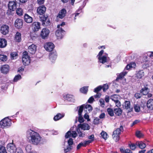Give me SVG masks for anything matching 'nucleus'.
<instances>
[{
    "label": "nucleus",
    "instance_id": "nucleus-14",
    "mask_svg": "<svg viewBox=\"0 0 153 153\" xmlns=\"http://www.w3.org/2000/svg\"><path fill=\"white\" fill-rule=\"evenodd\" d=\"M46 7L43 5H42L39 7L37 10V12L38 14L42 15L46 11Z\"/></svg>",
    "mask_w": 153,
    "mask_h": 153
},
{
    "label": "nucleus",
    "instance_id": "nucleus-33",
    "mask_svg": "<svg viewBox=\"0 0 153 153\" xmlns=\"http://www.w3.org/2000/svg\"><path fill=\"white\" fill-rule=\"evenodd\" d=\"M21 34L19 32H17L15 35V39L16 41L18 42H20L21 40Z\"/></svg>",
    "mask_w": 153,
    "mask_h": 153
},
{
    "label": "nucleus",
    "instance_id": "nucleus-8",
    "mask_svg": "<svg viewBox=\"0 0 153 153\" xmlns=\"http://www.w3.org/2000/svg\"><path fill=\"white\" fill-rule=\"evenodd\" d=\"M10 69V67L7 64L2 65L0 68V70L1 73L4 74H6L8 73Z\"/></svg>",
    "mask_w": 153,
    "mask_h": 153
},
{
    "label": "nucleus",
    "instance_id": "nucleus-49",
    "mask_svg": "<svg viewBox=\"0 0 153 153\" xmlns=\"http://www.w3.org/2000/svg\"><path fill=\"white\" fill-rule=\"evenodd\" d=\"M127 73V72L126 71H124L120 73L119 75L118 76V78L120 79L123 77Z\"/></svg>",
    "mask_w": 153,
    "mask_h": 153
},
{
    "label": "nucleus",
    "instance_id": "nucleus-12",
    "mask_svg": "<svg viewBox=\"0 0 153 153\" xmlns=\"http://www.w3.org/2000/svg\"><path fill=\"white\" fill-rule=\"evenodd\" d=\"M65 31L62 29V28H58L55 34L57 38L58 39H62L64 34Z\"/></svg>",
    "mask_w": 153,
    "mask_h": 153
},
{
    "label": "nucleus",
    "instance_id": "nucleus-54",
    "mask_svg": "<svg viewBox=\"0 0 153 153\" xmlns=\"http://www.w3.org/2000/svg\"><path fill=\"white\" fill-rule=\"evenodd\" d=\"M147 55L150 58L153 59V52L149 51L147 53Z\"/></svg>",
    "mask_w": 153,
    "mask_h": 153
},
{
    "label": "nucleus",
    "instance_id": "nucleus-39",
    "mask_svg": "<svg viewBox=\"0 0 153 153\" xmlns=\"http://www.w3.org/2000/svg\"><path fill=\"white\" fill-rule=\"evenodd\" d=\"M17 53L16 52H13L10 53V58L11 59H16L17 57Z\"/></svg>",
    "mask_w": 153,
    "mask_h": 153
},
{
    "label": "nucleus",
    "instance_id": "nucleus-44",
    "mask_svg": "<svg viewBox=\"0 0 153 153\" xmlns=\"http://www.w3.org/2000/svg\"><path fill=\"white\" fill-rule=\"evenodd\" d=\"M21 76L20 75H16L14 77L13 79V81L15 82H16L19 80L20 79H21Z\"/></svg>",
    "mask_w": 153,
    "mask_h": 153
},
{
    "label": "nucleus",
    "instance_id": "nucleus-48",
    "mask_svg": "<svg viewBox=\"0 0 153 153\" xmlns=\"http://www.w3.org/2000/svg\"><path fill=\"white\" fill-rule=\"evenodd\" d=\"M108 88V86L107 84H105L102 86V88L104 92H105Z\"/></svg>",
    "mask_w": 153,
    "mask_h": 153
},
{
    "label": "nucleus",
    "instance_id": "nucleus-50",
    "mask_svg": "<svg viewBox=\"0 0 153 153\" xmlns=\"http://www.w3.org/2000/svg\"><path fill=\"white\" fill-rule=\"evenodd\" d=\"M85 108L88 110L90 112L92 111V108L91 105H87L85 106Z\"/></svg>",
    "mask_w": 153,
    "mask_h": 153
},
{
    "label": "nucleus",
    "instance_id": "nucleus-17",
    "mask_svg": "<svg viewBox=\"0 0 153 153\" xmlns=\"http://www.w3.org/2000/svg\"><path fill=\"white\" fill-rule=\"evenodd\" d=\"M36 46L34 44L30 45L28 47V51L32 54H34L36 50Z\"/></svg>",
    "mask_w": 153,
    "mask_h": 153
},
{
    "label": "nucleus",
    "instance_id": "nucleus-1",
    "mask_svg": "<svg viewBox=\"0 0 153 153\" xmlns=\"http://www.w3.org/2000/svg\"><path fill=\"white\" fill-rule=\"evenodd\" d=\"M27 136L31 142L34 145H38L41 140V137L39 134L31 130L27 131Z\"/></svg>",
    "mask_w": 153,
    "mask_h": 153
},
{
    "label": "nucleus",
    "instance_id": "nucleus-55",
    "mask_svg": "<svg viewBox=\"0 0 153 153\" xmlns=\"http://www.w3.org/2000/svg\"><path fill=\"white\" fill-rule=\"evenodd\" d=\"M79 122L80 123H82L84 122V120L82 117L81 115H79Z\"/></svg>",
    "mask_w": 153,
    "mask_h": 153
},
{
    "label": "nucleus",
    "instance_id": "nucleus-24",
    "mask_svg": "<svg viewBox=\"0 0 153 153\" xmlns=\"http://www.w3.org/2000/svg\"><path fill=\"white\" fill-rule=\"evenodd\" d=\"M57 54L56 52L50 53L49 55V59L50 60L53 62L56 59Z\"/></svg>",
    "mask_w": 153,
    "mask_h": 153
},
{
    "label": "nucleus",
    "instance_id": "nucleus-29",
    "mask_svg": "<svg viewBox=\"0 0 153 153\" xmlns=\"http://www.w3.org/2000/svg\"><path fill=\"white\" fill-rule=\"evenodd\" d=\"M136 67L135 63L134 62H131L127 65L125 69H126L127 70H129L131 68H134Z\"/></svg>",
    "mask_w": 153,
    "mask_h": 153
},
{
    "label": "nucleus",
    "instance_id": "nucleus-40",
    "mask_svg": "<svg viewBox=\"0 0 153 153\" xmlns=\"http://www.w3.org/2000/svg\"><path fill=\"white\" fill-rule=\"evenodd\" d=\"M31 149L32 147L30 144H27L26 145L25 149L27 152L30 153Z\"/></svg>",
    "mask_w": 153,
    "mask_h": 153
},
{
    "label": "nucleus",
    "instance_id": "nucleus-64",
    "mask_svg": "<svg viewBox=\"0 0 153 153\" xmlns=\"http://www.w3.org/2000/svg\"><path fill=\"white\" fill-rule=\"evenodd\" d=\"M16 152L17 153H24L23 150L20 148L17 149Z\"/></svg>",
    "mask_w": 153,
    "mask_h": 153
},
{
    "label": "nucleus",
    "instance_id": "nucleus-15",
    "mask_svg": "<svg viewBox=\"0 0 153 153\" xmlns=\"http://www.w3.org/2000/svg\"><path fill=\"white\" fill-rule=\"evenodd\" d=\"M8 5L9 9L12 11H14L16 8V3L15 1H10Z\"/></svg>",
    "mask_w": 153,
    "mask_h": 153
},
{
    "label": "nucleus",
    "instance_id": "nucleus-59",
    "mask_svg": "<svg viewBox=\"0 0 153 153\" xmlns=\"http://www.w3.org/2000/svg\"><path fill=\"white\" fill-rule=\"evenodd\" d=\"M68 146H71L73 143V140L71 138H70L68 141Z\"/></svg>",
    "mask_w": 153,
    "mask_h": 153
},
{
    "label": "nucleus",
    "instance_id": "nucleus-52",
    "mask_svg": "<svg viewBox=\"0 0 153 153\" xmlns=\"http://www.w3.org/2000/svg\"><path fill=\"white\" fill-rule=\"evenodd\" d=\"M71 149L72 148L71 146H68L66 149H64L65 153H67L68 152L71 151Z\"/></svg>",
    "mask_w": 153,
    "mask_h": 153
},
{
    "label": "nucleus",
    "instance_id": "nucleus-2",
    "mask_svg": "<svg viewBox=\"0 0 153 153\" xmlns=\"http://www.w3.org/2000/svg\"><path fill=\"white\" fill-rule=\"evenodd\" d=\"M90 128L89 125L87 123H83L79 124L76 129L79 136L80 137H83L85 135V134L82 132L80 130V128L83 130H88L90 129Z\"/></svg>",
    "mask_w": 153,
    "mask_h": 153
},
{
    "label": "nucleus",
    "instance_id": "nucleus-34",
    "mask_svg": "<svg viewBox=\"0 0 153 153\" xmlns=\"http://www.w3.org/2000/svg\"><path fill=\"white\" fill-rule=\"evenodd\" d=\"M8 57L7 55L3 54H0V60L2 62H5L7 60Z\"/></svg>",
    "mask_w": 153,
    "mask_h": 153
},
{
    "label": "nucleus",
    "instance_id": "nucleus-25",
    "mask_svg": "<svg viewBox=\"0 0 153 153\" xmlns=\"http://www.w3.org/2000/svg\"><path fill=\"white\" fill-rule=\"evenodd\" d=\"M0 153H7L4 146V143L1 141H0Z\"/></svg>",
    "mask_w": 153,
    "mask_h": 153
},
{
    "label": "nucleus",
    "instance_id": "nucleus-51",
    "mask_svg": "<svg viewBox=\"0 0 153 153\" xmlns=\"http://www.w3.org/2000/svg\"><path fill=\"white\" fill-rule=\"evenodd\" d=\"M102 89V86L100 85L94 89V91L95 92H97Z\"/></svg>",
    "mask_w": 153,
    "mask_h": 153
},
{
    "label": "nucleus",
    "instance_id": "nucleus-16",
    "mask_svg": "<svg viewBox=\"0 0 153 153\" xmlns=\"http://www.w3.org/2000/svg\"><path fill=\"white\" fill-rule=\"evenodd\" d=\"M23 24L22 20L19 19H16L15 22V26L18 28H21L22 27Z\"/></svg>",
    "mask_w": 153,
    "mask_h": 153
},
{
    "label": "nucleus",
    "instance_id": "nucleus-28",
    "mask_svg": "<svg viewBox=\"0 0 153 153\" xmlns=\"http://www.w3.org/2000/svg\"><path fill=\"white\" fill-rule=\"evenodd\" d=\"M147 106L151 110L153 109V100L150 99L147 102Z\"/></svg>",
    "mask_w": 153,
    "mask_h": 153
},
{
    "label": "nucleus",
    "instance_id": "nucleus-37",
    "mask_svg": "<svg viewBox=\"0 0 153 153\" xmlns=\"http://www.w3.org/2000/svg\"><path fill=\"white\" fill-rule=\"evenodd\" d=\"M16 13L19 16H21L23 14V11L22 9L20 8H18L16 9Z\"/></svg>",
    "mask_w": 153,
    "mask_h": 153
},
{
    "label": "nucleus",
    "instance_id": "nucleus-58",
    "mask_svg": "<svg viewBox=\"0 0 153 153\" xmlns=\"http://www.w3.org/2000/svg\"><path fill=\"white\" fill-rule=\"evenodd\" d=\"M114 102L115 103L116 106L118 107H119L121 106V103L119 100Z\"/></svg>",
    "mask_w": 153,
    "mask_h": 153
},
{
    "label": "nucleus",
    "instance_id": "nucleus-22",
    "mask_svg": "<svg viewBox=\"0 0 153 153\" xmlns=\"http://www.w3.org/2000/svg\"><path fill=\"white\" fill-rule=\"evenodd\" d=\"M124 108L128 110L130 112L132 110V108H131L130 102L129 101H126L123 105Z\"/></svg>",
    "mask_w": 153,
    "mask_h": 153
},
{
    "label": "nucleus",
    "instance_id": "nucleus-19",
    "mask_svg": "<svg viewBox=\"0 0 153 153\" xmlns=\"http://www.w3.org/2000/svg\"><path fill=\"white\" fill-rule=\"evenodd\" d=\"M77 135V134L75 131H72L71 132L69 131L66 133L65 137L66 138H68L71 136L73 138H75Z\"/></svg>",
    "mask_w": 153,
    "mask_h": 153
},
{
    "label": "nucleus",
    "instance_id": "nucleus-10",
    "mask_svg": "<svg viewBox=\"0 0 153 153\" xmlns=\"http://www.w3.org/2000/svg\"><path fill=\"white\" fill-rule=\"evenodd\" d=\"M31 27L34 32L38 31L40 28V23L38 22H34L31 25Z\"/></svg>",
    "mask_w": 153,
    "mask_h": 153
},
{
    "label": "nucleus",
    "instance_id": "nucleus-41",
    "mask_svg": "<svg viewBox=\"0 0 153 153\" xmlns=\"http://www.w3.org/2000/svg\"><path fill=\"white\" fill-rule=\"evenodd\" d=\"M121 153H132V152L128 149H120Z\"/></svg>",
    "mask_w": 153,
    "mask_h": 153
},
{
    "label": "nucleus",
    "instance_id": "nucleus-30",
    "mask_svg": "<svg viewBox=\"0 0 153 153\" xmlns=\"http://www.w3.org/2000/svg\"><path fill=\"white\" fill-rule=\"evenodd\" d=\"M136 145L138 146L141 149H144L146 146V144L142 141L137 142L136 143Z\"/></svg>",
    "mask_w": 153,
    "mask_h": 153
},
{
    "label": "nucleus",
    "instance_id": "nucleus-20",
    "mask_svg": "<svg viewBox=\"0 0 153 153\" xmlns=\"http://www.w3.org/2000/svg\"><path fill=\"white\" fill-rule=\"evenodd\" d=\"M144 76V72L143 70L138 71L136 74L135 79L137 81L139 80Z\"/></svg>",
    "mask_w": 153,
    "mask_h": 153
},
{
    "label": "nucleus",
    "instance_id": "nucleus-21",
    "mask_svg": "<svg viewBox=\"0 0 153 153\" xmlns=\"http://www.w3.org/2000/svg\"><path fill=\"white\" fill-rule=\"evenodd\" d=\"M67 11L64 8L62 9L59 12L57 17L62 19L65 16Z\"/></svg>",
    "mask_w": 153,
    "mask_h": 153
},
{
    "label": "nucleus",
    "instance_id": "nucleus-3",
    "mask_svg": "<svg viewBox=\"0 0 153 153\" xmlns=\"http://www.w3.org/2000/svg\"><path fill=\"white\" fill-rule=\"evenodd\" d=\"M97 56L100 63L104 64L108 61L109 58L108 57V55L106 53H104L103 50L101 51Z\"/></svg>",
    "mask_w": 153,
    "mask_h": 153
},
{
    "label": "nucleus",
    "instance_id": "nucleus-32",
    "mask_svg": "<svg viewBox=\"0 0 153 153\" xmlns=\"http://www.w3.org/2000/svg\"><path fill=\"white\" fill-rule=\"evenodd\" d=\"M115 114L118 116L121 115L122 113V111L120 108H116L114 109Z\"/></svg>",
    "mask_w": 153,
    "mask_h": 153
},
{
    "label": "nucleus",
    "instance_id": "nucleus-4",
    "mask_svg": "<svg viewBox=\"0 0 153 153\" xmlns=\"http://www.w3.org/2000/svg\"><path fill=\"white\" fill-rule=\"evenodd\" d=\"M123 127L122 126H120L119 128H118L114 130L112 135L113 138L116 142L118 141L120 139V134L121 132L123 131Z\"/></svg>",
    "mask_w": 153,
    "mask_h": 153
},
{
    "label": "nucleus",
    "instance_id": "nucleus-5",
    "mask_svg": "<svg viewBox=\"0 0 153 153\" xmlns=\"http://www.w3.org/2000/svg\"><path fill=\"white\" fill-rule=\"evenodd\" d=\"M11 124V120L8 117H6L0 121V127L2 128H7L10 126Z\"/></svg>",
    "mask_w": 153,
    "mask_h": 153
},
{
    "label": "nucleus",
    "instance_id": "nucleus-62",
    "mask_svg": "<svg viewBox=\"0 0 153 153\" xmlns=\"http://www.w3.org/2000/svg\"><path fill=\"white\" fill-rule=\"evenodd\" d=\"M88 138L90 139V140H92V142L94 140V135L93 134H92L91 135L89 136H88Z\"/></svg>",
    "mask_w": 153,
    "mask_h": 153
},
{
    "label": "nucleus",
    "instance_id": "nucleus-42",
    "mask_svg": "<svg viewBox=\"0 0 153 153\" xmlns=\"http://www.w3.org/2000/svg\"><path fill=\"white\" fill-rule=\"evenodd\" d=\"M108 114L111 117H112L114 115V111L113 110L110 108H108L107 110Z\"/></svg>",
    "mask_w": 153,
    "mask_h": 153
},
{
    "label": "nucleus",
    "instance_id": "nucleus-13",
    "mask_svg": "<svg viewBox=\"0 0 153 153\" xmlns=\"http://www.w3.org/2000/svg\"><path fill=\"white\" fill-rule=\"evenodd\" d=\"M63 97L65 100L71 102H74L75 100L74 96L72 94H65L64 96Z\"/></svg>",
    "mask_w": 153,
    "mask_h": 153
},
{
    "label": "nucleus",
    "instance_id": "nucleus-56",
    "mask_svg": "<svg viewBox=\"0 0 153 153\" xmlns=\"http://www.w3.org/2000/svg\"><path fill=\"white\" fill-rule=\"evenodd\" d=\"M92 142V140H86L83 142V143L84 145V146H85L89 144L90 143Z\"/></svg>",
    "mask_w": 153,
    "mask_h": 153
},
{
    "label": "nucleus",
    "instance_id": "nucleus-45",
    "mask_svg": "<svg viewBox=\"0 0 153 153\" xmlns=\"http://www.w3.org/2000/svg\"><path fill=\"white\" fill-rule=\"evenodd\" d=\"M136 135L138 138H141L143 136V134L140 131H137L136 133Z\"/></svg>",
    "mask_w": 153,
    "mask_h": 153
},
{
    "label": "nucleus",
    "instance_id": "nucleus-36",
    "mask_svg": "<svg viewBox=\"0 0 153 153\" xmlns=\"http://www.w3.org/2000/svg\"><path fill=\"white\" fill-rule=\"evenodd\" d=\"M88 86H84L80 89V91L81 92L84 94H86L88 91Z\"/></svg>",
    "mask_w": 153,
    "mask_h": 153
},
{
    "label": "nucleus",
    "instance_id": "nucleus-53",
    "mask_svg": "<svg viewBox=\"0 0 153 153\" xmlns=\"http://www.w3.org/2000/svg\"><path fill=\"white\" fill-rule=\"evenodd\" d=\"M130 149L132 150H134L136 148V145L133 143L129 144Z\"/></svg>",
    "mask_w": 153,
    "mask_h": 153
},
{
    "label": "nucleus",
    "instance_id": "nucleus-9",
    "mask_svg": "<svg viewBox=\"0 0 153 153\" xmlns=\"http://www.w3.org/2000/svg\"><path fill=\"white\" fill-rule=\"evenodd\" d=\"M45 49L47 51H51L54 48V45L53 43L51 42H48L45 43L44 45Z\"/></svg>",
    "mask_w": 153,
    "mask_h": 153
},
{
    "label": "nucleus",
    "instance_id": "nucleus-61",
    "mask_svg": "<svg viewBox=\"0 0 153 153\" xmlns=\"http://www.w3.org/2000/svg\"><path fill=\"white\" fill-rule=\"evenodd\" d=\"M99 119L98 118H95L94 120V123L95 124H97L99 123Z\"/></svg>",
    "mask_w": 153,
    "mask_h": 153
},
{
    "label": "nucleus",
    "instance_id": "nucleus-7",
    "mask_svg": "<svg viewBox=\"0 0 153 153\" xmlns=\"http://www.w3.org/2000/svg\"><path fill=\"white\" fill-rule=\"evenodd\" d=\"M6 147L7 151L10 153H15L17 150L16 146L13 143L8 144Z\"/></svg>",
    "mask_w": 153,
    "mask_h": 153
},
{
    "label": "nucleus",
    "instance_id": "nucleus-31",
    "mask_svg": "<svg viewBox=\"0 0 153 153\" xmlns=\"http://www.w3.org/2000/svg\"><path fill=\"white\" fill-rule=\"evenodd\" d=\"M120 96L117 94H114L110 96V98L114 102H115L119 100Z\"/></svg>",
    "mask_w": 153,
    "mask_h": 153
},
{
    "label": "nucleus",
    "instance_id": "nucleus-46",
    "mask_svg": "<svg viewBox=\"0 0 153 153\" xmlns=\"http://www.w3.org/2000/svg\"><path fill=\"white\" fill-rule=\"evenodd\" d=\"M84 108V105H81L79 108V109L78 110V114L79 115H81L82 112L83 111V109Z\"/></svg>",
    "mask_w": 153,
    "mask_h": 153
},
{
    "label": "nucleus",
    "instance_id": "nucleus-47",
    "mask_svg": "<svg viewBox=\"0 0 153 153\" xmlns=\"http://www.w3.org/2000/svg\"><path fill=\"white\" fill-rule=\"evenodd\" d=\"M134 108L135 111L138 112L140 111V107L138 104L134 105Z\"/></svg>",
    "mask_w": 153,
    "mask_h": 153
},
{
    "label": "nucleus",
    "instance_id": "nucleus-43",
    "mask_svg": "<svg viewBox=\"0 0 153 153\" xmlns=\"http://www.w3.org/2000/svg\"><path fill=\"white\" fill-rule=\"evenodd\" d=\"M100 134L101 137L105 140H106L108 138V135L106 132L102 131Z\"/></svg>",
    "mask_w": 153,
    "mask_h": 153
},
{
    "label": "nucleus",
    "instance_id": "nucleus-18",
    "mask_svg": "<svg viewBox=\"0 0 153 153\" xmlns=\"http://www.w3.org/2000/svg\"><path fill=\"white\" fill-rule=\"evenodd\" d=\"M9 27L6 25H3L1 28V31L4 35H6L8 33Z\"/></svg>",
    "mask_w": 153,
    "mask_h": 153
},
{
    "label": "nucleus",
    "instance_id": "nucleus-35",
    "mask_svg": "<svg viewBox=\"0 0 153 153\" xmlns=\"http://www.w3.org/2000/svg\"><path fill=\"white\" fill-rule=\"evenodd\" d=\"M149 91V90L148 88L144 87L141 90V93L144 95H146L148 94Z\"/></svg>",
    "mask_w": 153,
    "mask_h": 153
},
{
    "label": "nucleus",
    "instance_id": "nucleus-63",
    "mask_svg": "<svg viewBox=\"0 0 153 153\" xmlns=\"http://www.w3.org/2000/svg\"><path fill=\"white\" fill-rule=\"evenodd\" d=\"M134 96L137 99H138L140 98L141 96L140 93H136L135 94Z\"/></svg>",
    "mask_w": 153,
    "mask_h": 153
},
{
    "label": "nucleus",
    "instance_id": "nucleus-38",
    "mask_svg": "<svg viewBox=\"0 0 153 153\" xmlns=\"http://www.w3.org/2000/svg\"><path fill=\"white\" fill-rule=\"evenodd\" d=\"M47 20V17L43 16L40 17V20L42 22V25H45V22Z\"/></svg>",
    "mask_w": 153,
    "mask_h": 153
},
{
    "label": "nucleus",
    "instance_id": "nucleus-6",
    "mask_svg": "<svg viewBox=\"0 0 153 153\" xmlns=\"http://www.w3.org/2000/svg\"><path fill=\"white\" fill-rule=\"evenodd\" d=\"M22 61L24 65H28L30 64V59L27 52L25 51L23 52L22 57Z\"/></svg>",
    "mask_w": 153,
    "mask_h": 153
},
{
    "label": "nucleus",
    "instance_id": "nucleus-60",
    "mask_svg": "<svg viewBox=\"0 0 153 153\" xmlns=\"http://www.w3.org/2000/svg\"><path fill=\"white\" fill-rule=\"evenodd\" d=\"M82 146H84V145L83 142L80 143L77 145V149H79Z\"/></svg>",
    "mask_w": 153,
    "mask_h": 153
},
{
    "label": "nucleus",
    "instance_id": "nucleus-26",
    "mask_svg": "<svg viewBox=\"0 0 153 153\" xmlns=\"http://www.w3.org/2000/svg\"><path fill=\"white\" fill-rule=\"evenodd\" d=\"M64 116L65 114L64 113H58L54 117L53 120L55 121H57L62 119Z\"/></svg>",
    "mask_w": 153,
    "mask_h": 153
},
{
    "label": "nucleus",
    "instance_id": "nucleus-57",
    "mask_svg": "<svg viewBox=\"0 0 153 153\" xmlns=\"http://www.w3.org/2000/svg\"><path fill=\"white\" fill-rule=\"evenodd\" d=\"M99 102L100 103V105L102 107H104V105H105L104 101V100L103 99H101L100 100Z\"/></svg>",
    "mask_w": 153,
    "mask_h": 153
},
{
    "label": "nucleus",
    "instance_id": "nucleus-11",
    "mask_svg": "<svg viewBox=\"0 0 153 153\" xmlns=\"http://www.w3.org/2000/svg\"><path fill=\"white\" fill-rule=\"evenodd\" d=\"M49 33V30L46 28H44L42 30L40 33V36L42 39H45L48 37Z\"/></svg>",
    "mask_w": 153,
    "mask_h": 153
},
{
    "label": "nucleus",
    "instance_id": "nucleus-23",
    "mask_svg": "<svg viewBox=\"0 0 153 153\" xmlns=\"http://www.w3.org/2000/svg\"><path fill=\"white\" fill-rule=\"evenodd\" d=\"M24 20L27 23H30L33 21L32 18L26 13L25 14Z\"/></svg>",
    "mask_w": 153,
    "mask_h": 153
},
{
    "label": "nucleus",
    "instance_id": "nucleus-27",
    "mask_svg": "<svg viewBox=\"0 0 153 153\" xmlns=\"http://www.w3.org/2000/svg\"><path fill=\"white\" fill-rule=\"evenodd\" d=\"M7 42L4 39H0V48H4L7 45Z\"/></svg>",
    "mask_w": 153,
    "mask_h": 153
}]
</instances>
